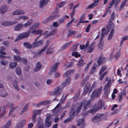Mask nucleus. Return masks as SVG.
<instances>
[{
  "mask_svg": "<svg viewBox=\"0 0 128 128\" xmlns=\"http://www.w3.org/2000/svg\"><path fill=\"white\" fill-rule=\"evenodd\" d=\"M39 24L38 23H36L33 24L29 28V31L31 32L35 30V29L38 27Z\"/></svg>",
  "mask_w": 128,
  "mask_h": 128,
  "instance_id": "obj_19",
  "label": "nucleus"
},
{
  "mask_svg": "<svg viewBox=\"0 0 128 128\" xmlns=\"http://www.w3.org/2000/svg\"><path fill=\"white\" fill-rule=\"evenodd\" d=\"M7 7L5 5H2L0 8V14H4L7 11Z\"/></svg>",
  "mask_w": 128,
  "mask_h": 128,
  "instance_id": "obj_18",
  "label": "nucleus"
},
{
  "mask_svg": "<svg viewBox=\"0 0 128 128\" xmlns=\"http://www.w3.org/2000/svg\"><path fill=\"white\" fill-rule=\"evenodd\" d=\"M47 47H45L43 49H42L40 51L38 52L36 54V55H42L44 52V50L46 49L47 48Z\"/></svg>",
  "mask_w": 128,
  "mask_h": 128,
  "instance_id": "obj_31",
  "label": "nucleus"
},
{
  "mask_svg": "<svg viewBox=\"0 0 128 128\" xmlns=\"http://www.w3.org/2000/svg\"><path fill=\"white\" fill-rule=\"evenodd\" d=\"M59 64V63H56L53 65L51 69L50 72L49 73L50 75L52 74V72H54L56 70Z\"/></svg>",
  "mask_w": 128,
  "mask_h": 128,
  "instance_id": "obj_17",
  "label": "nucleus"
},
{
  "mask_svg": "<svg viewBox=\"0 0 128 128\" xmlns=\"http://www.w3.org/2000/svg\"><path fill=\"white\" fill-rule=\"evenodd\" d=\"M105 62V60L103 56H100L98 61V64L99 66L103 64Z\"/></svg>",
  "mask_w": 128,
  "mask_h": 128,
  "instance_id": "obj_21",
  "label": "nucleus"
},
{
  "mask_svg": "<svg viewBox=\"0 0 128 128\" xmlns=\"http://www.w3.org/2000/svg\"><path fill=\"white\" fill-rule=\"evenodd\" d=\"M0 54L3 55H6V53L4 52H3L6 49V48L3 46L0 47Z\"/></svg>",
  "mask_w": 128,
  "mask_h": 128,
  "instance_id": "obj_36",
  "label": "nucleus"
},
{
  "mask_svg": "<svg viewBox=\"0 0 128 128\" xmlns=\"http://www.w3.org/2000/svg\"><path fill=\"white\" fill-rule=\"evenodd\" d=\"M8 62L3 60H2L0 62L1 64L4 66H6L8 63Z\"/></svg>",
  "mask_w": 128,
  "mask_h": 128,
  "instance_id": "obj_56",
  "label": "nucleus"
},
{
  "mask_svg": "<svg viewBox=\"0 0 128 128\" xmlns=\"http://www.w3.org/2000/svg\"><path fill=\"white\" fill-rule=\"evenodd\" d=\"M57 30L56 29L52 30L48 34V35H53L57 32Z\"/></svg>",
  "mask_w": 128,
  "mask_h": 128,
  "instance_id": "obj_46",
  "label": "nucleus"
},
{
  "mask_svg": "<svg viewBox=\"0 0 128 128\" xmlns=\"http://www.w3.org/2000/svg\"><path fill=\"white\" fill-rule=\"evenodd\" d=\"M16 74L18 75H20L22 74L21 70V69L19 67H17L16 68Z\"/></svg>",
  "mask_w": 128,
  "mask_h": 128,
  "instance_id": "obj_39",
  "label": "nucleus"
},
{
  "mask_svg": "<svg viewBox=\"0 0 128 128\" xmlns=\"http://www.w3.org/2000/svg\"><path fill=\"white\" fill-rule=\"evenodd\" d=\"M36 116H35V115H34V114L32 116V120L33 122L35 123L36 122Z\"/></svg>",
  "mask_w": 128,
  "mask_h": 128,
  "instance_id": "obj_62",
  "label": "nucleus"
},
{
  "mask_svg": "<svg viewBox=\"0 0 128 128\" xmlns=\"http://www.w3.org/2000/svg\"><path fill=\"white\" fill-rule=\"evenodd\" d=\"M42 111V110H34V115H35V116H36L37 114H40Z\"/></svg>",
  "mask_w": 128,
  "mask_h": 128,
  "instance_id": "obj_49",
  "label": "nucleus"
},
{
  "mask_svg": "<svg viewBox=\"0 0 128 128\" xmlns=\"http://www.w3.org/2000/svg\"><path fill=\"white\" fill-rule=\"evenodd\" d=\"M13 86L16 90H19L20 89L18 85L17 82L15 80H14L13 81Z\"/></svg>",
  "mask_w": 128,
  "mask_h": 128,
  "instance_id": "obj_28",
  "label": "nucleus"
},
{
  "mask_svg": "<svg viewBox=\"0 0 128 128\" xmlns=\"http://www.w3.org/2000/svg\"><path fill=\"white\" fill-rule=\"evenodd\" d=\"M18 23V22L16 21H5L2 23V25L4 26H9Z\"/></svg>",
  "mask_w": 128,
  "mask_h": 128,
  "instance_id": "obj_8",
  "label": "nucleus"
},
{
  "mask_svg": "<svg viewBox=\"0 0 128 128\" xmlns=\"http://www.w3.org/2000/svg\"><path fill=\"white\" fill-rule=\"evenodd\" d=\"M72 56H80V55L79 54L78 52H75L72 53Z\"/></svg>",
  "mask_w": 128,
  "mask_h": 128,
  "instance_id": "obj_61",
  "label": "nucleus"
},
{
  "mask_svg": "<svg viewBox=\"0 0 128 128\" xmlns=\"http://www.w3.org/2000/svg\"><path fill=\"white\" fill-rule=\"evenodd\" d=\"M72 41L70 42L69 43L66 44L62 46L60 49V50L61 51L66 49L68 47L70 44L72 42Z\"/></svg>",
  "mask_w": 128,
  "mask_h": 128,
  "instance_id": "obj_27",
  "label": "nucleus"
},
{
  "mask_svg": "<svg viewBox=\"0 0 128 128\" xmlns=\"http://www.w3.org/2000/svg\"><path fill=\"white\" fill-rule=\"evenodd\" d=\"M0 110L2 112L0 114L2 116L6 114V109L4 107H2L0 108Z\"/></svg>",
  "mask_w": 128,
  "mask_h": 128,
  "instance_id": "obj_44",
  "label": "nucleus"
},
{
  "mask_svg": "<svg viewBox=\"0 0 128 128\" xmlns=\"http://www.w3.org/2000/svg\"><path fill=\"white\" fill-rule=\"evenodd\" d=\"M122 92H120L119 94V100L120 101H121L122 99Z\"/></svg>",
  "mask_w": 128,
  "mask_h": 128,
  "instance_id": "obj_63",
  "label": "nucleus"
},
{
  "mask_svg": "<svg viewBox=\"0 0 128 128\" xmlns=\"http://www.w3.org/2000/svg\"><path fill=\"white\" fill-rule=\"evenodd\" d=\"M46 101H42V102H39L38 104H35V105L36 106V107H39L41 105H44V104H45L46 102Z\"/></svg>",
  "mask_w": 128,
  "mask_h": 128,
  "instance_id": "obj_43",
  "label": "nucleus"
},
{
  "mask_svg": "<svg viewBox=\"0 0 128 128\" xmlns=\"http://www.w3.org/2000/svg\"><path fill=\"white\" fill-rule=\"evenodd\" d=\"M107 26L109 29H111V30H114V24L112 21H109L107 24Z\"/></svg>",
  "mask_w": 128,
  "mask_h": 128,
  "instance_id": "obj_22",
  "label": "nucleus"
},
{
  "mask_svg": "<svg viewBox=\"0 0 128 128\" xmlns=\"http://www.w3.org/2000/svg\"><path fill=\"white\" fill-rule=\"evenodd\" d=\"M79 44L77 43L75 44L72 47L71 50H72V51H75L77 49Z\"/></svg>",
  "mask_w": 128,
  "mask_h": 128,
  "instance_id": "obj_38",
  "label": "nucleus"
},
{
  "mask_svg": "<svg viewBox=\"0 0 128 128\" xmlns=\"http://www.w3.org/2000/svg\"><path fill=\"white\" fill-rule=\"evenodd\" d=\"M75 105H73L71 108L70 113L69 114V117L67 118L64 121V123L66 124L70 121L72 119L75 114L76 108L75 107Z\"/></svg>",
  "mask_w": 128,
  "mask_h": 128,
  "instance_id": "obj_5",
  "label": "nucleus"
},
{
  "mask_svg": "<svg viewBox=\"0 0 128 128\" xmlns=\"http://www.w3.org/2000/svg\"><path fill=\"white\" fill-rule=\"evenodd\" d=\"M62 90L61 87H58L54 89L53 92V93L56 96H58L61 94Z\"/></svg>",
  "mask_w": 128,
  "mask_h": 128,
  "instance_id": "obj_9",
  "label": "nucleus"
},
{
  "mask_svg": "<svg viewBox=\"0 0 128 128\" xmlns=\"http://www.w3.org/2000/svg\"><path fill=\"white\" fill-rule=\"evenodd\" d=\"M115 18V14L114 12L112 13L110 18V19L109 21H112L114 20Z\"/></svg>",
  "mask_w": 128,
  "mask_h": 128,
  "instance_id": "obj_47",
  "label": "nucleus"
},
{
  "mask_svg": "<svg viewBox=\"0 0 128 128\" xmlns=\"http://www.w3.org/2000/svg\"><path fill=\"white\" fill-rule=\"evenodd\" d=\"M23 27L22 24H19L16 25L14 28V30L15 31H19L21 30Z\"/></svg>",
  "mask_w": 128,
  "mask_h": 128,
  "instance_id": "obj_15",
  "label": "nucleus"
},
{
  "mask_svg": "<svg viewBox=\"0 0 128 128\" xmlns=\"http://www.w3.org/2000/svg\"><path fill=\"white\" fill-rule=\"evenodd\" d=\"M17 65V64L16 63L13 62L10 63L9 66L11 69H13L16 67Z\"/></svg>",
  "mask_w": 128,
  "mask_h": 128,
  "instance_id": "obj_35",
  "label": "nucleus"
},
{
  "mask_svg": "<svg viewBox=\"0 0 128 128\" xmlns=\"http://www.w3.org/2000/svg\"><path fill=\"white\" fill-rule=\"evenodd\" d=\"M84 119L82 118L81 119L78 120H77V126H79L81 124L82 126L84 124Z\"/></svg>",
  "mask_w": 128,
  "mask_h": 128,
  "instance_id": "obj_29",
  "label": "nucleus"
},
{
  "mask_svg": "<svg viewBox=\"0 0 128 128\" xmlns=\"http://www.w3.org/2000/svg\"><path fill=\"white\" fill-rule=\"evenodd\" d=\"M28 105L26 104L24 106V108L22 109L20 112L21 114H22L24 112L28 109Z\"/></svg>",
  "mask_w": 128,
  "mask_h": 128,
  "instance_id": "obj_51",
  "label": "nucleus"
},
{
  "mask_svg": "<svg viewBox=\"0 0 128 128\" xmlns=\"http://www.w3.org/2000/svg\"><path fill=\"white\" fill-rule=\"evenodd\" d=\"M66 2L65 1H63L59 3L58 4L59 7L61 8L64 6Z\"/></svg>",
  "mask_w": 128,
  "mask_h": 128,
  "instance_id": "obj_60",
  "label": "nucleus"
},
{
  "mask_svg": "<svg viewBox=\"0 0 128 128\" xmlns=\"http://www.w3.org/2000/svg\"><path fill=\"white\" fill-rule=\"evenodd\" d=\"M104 46V43L102 41H100L98 44V49L100 50H102Z\"/></svg>",
  "mask_w": 128,
  "mask_h": 128,
  "instance_id": "obj_40",
  "label": "nucleus"
},
{
  "mask_svg": "<svg viewBox=\"0 0 128 128\" xmlns=\"http://www.w3.org/2000/svg\"><path fill=\"white\" fill-rule=\"evenodd\" d=\"M127 0H124V1L122 2L120 6V10H121L125 6L126 2L127 1Z\"/></svg>",
  "mask_w": 128,
  "mask_h": 128,
  "instance_id": "obj_58",
  "label": "nucleus"
},
{
  "mask_svg": "<svg viewBox=\"0 0 128 128\" xmlns=\"http://www.w3.org/2000/svg\"><path fill=\"white\" fill-rule=\"evenodd\" d=\"M108 73V72L107 71H106L100 74L99 78L100 80H102L104 77Z\"/></svg>",
  "mask_w": 128,
  "mask_h": 128,
  "instance_id": "obj_41",
  "label": "nucleus"
},
{
  "mask_svg": "<svg viewBox=\"0 0 128 128\" xmlns=\"http://www.w3.org/2000/svg\"><path fill=\"white\" fill-rule=\"evenodd\" d=\"M8 95V93L7 92H4L0 95L1 96L3 97H6Z\"/></svg>",
  "mask_w": 128,
  "mask_h": 128,
  "instance_id": "obj_64",
  "label": "nucleus"
},
{
  "mask_svg": "<svg viewBox=\"0 0 128 128\" xmlns=\"http://www.w3.org/2000/svg\"><path fill=\"white\" fill-rule=\"evenodd\" d=\"M32 21H28L24 24L23 25V27H26L32 24Z\"/></svg>",
  "mask_w": 128,
  "mask_h": 128,
  "instance_id": "obj_52",
  "label": "nucleus"
},
{
  "mask_svg": "<svg viewBox=\"0 0 128 128\" xmlns=\"http://www.w3.org/2000/svg\"><path fill=\"white\" fill-rule=\"evenodd\" d=\"M46 117L45 120L46 126L44 128H48L50 126L51 124L52 118L51 116L49 114H46Z\"/></svg>",
  "mask_w": 128,
  "mask_h": 128,
  "instance_id": "obj_6",
  "label": "nucleus"
},
{
  "mask_svg": "<svg viewBox=\"0 0 128 128\" xmlns=\"http://www.w3.org/2000/svg\"><path fill=\"white\" fill-rule=\"evenodd\" d=\"M30 34V32L29 31H28L26 32L21 33L18 35V36L21 39H22L28 37Z\"/></svg>",
  "mask_w": 128,
  "mask_h": 128,
  "instance_id": "obj_11",
  "label": "nucleus"
},
{
  "mask_svg": "<svg viewBox=\"0 0 128 128\" xmlns=\"http://www.w3.org/2000/svg\"><path fill=\"white\" fill-rule=\"evenodd\" d=\"M42 67V65L40 63L38 62L36 64V66L34 68V70L35 72H37Z\"/></svg>",
  "mask_w": 128,
  "mask_h": 128,
  "instance_id": "obj_25",
  "label": "nucleus"
},
{
  "mask_svg": "<svg viewBox=\"0 0 128 128\" xmlns=\"http://www.w3.org/2000/svg\"><path fill=\"white\" fill-rule=\"evenodd\" d=\"M54 18V16H50L46 19L45 20H44L42 22L44 24H46L48 22L52 20V19Z\"/></svg>",
  "mask_w": 128,
  "mask_h": 128,
  "instance_id": "obj_32",
  "label": "nucleus"
},
{
  "mask_svg": "<svg viewBox=\"0 0 128 128\" xmlns=\"http://www.w3.org/2000/svg\"><path fill=\"white\" fill-rule=\"evenodd\" d=\"M96 64H95L93 66L92 68L91 69L90 72V74H92L95 71L96 69Z\"/></svg>",
  "mask_w": 128,
  "mask_h": 128,
  "instance_id": "obj_48",
  "label": "nucleus"
},
{
  "mask_svg": "<svg viewBox=\"0 0 128 128\" xmlns=\"http://www.w3.org/2000/svg\"><path fill=\"white\" fill-rule=\"evenodd\" d=\"M100 0H94V2L89 5L88 7L86 8V9L92 8L96 7L98 4V2Z\"/></svg>",
  "mask_w": 128,
  "mask_h": 128,
  "instance_id": "obj_14",
  "label": "nucleus"
},
{
  "mask_svg": "<svg viewBox=\"0 0 128 128\" xmlns=\"http://www.w3.org/2000/svg\"><path fill=\"white\" fill-rule=\"evenodd\" d=\"M102 89V87L101 86L98 88L94 90L91 95V99L93 100L98 97L101 94Z\"/></svg>",
  "mask_w": 128,
  "mask_h": 128,
  "instance_id": "obj_3",
  "label": "nucleus"
},
{
  "mask_svg": "<svg viewBox=\"0 0 128 128\" xmlns=\"http://www.w3.org/2000/svg\"><path fill=\"white\" fill-rule=\"evenodd\" d=\"M87 85L84 87V92L83 94H85L87 93L89 90L90 88V86L89 84H87Z\"/></svg>",
  "mask_w": 128,
  "mask_h": 128,
  "instance_id": "obj_23",
  "label": "nucleus"
},
{
  "mask_svg": "<svg viewBox=\"0 0 128 128\" xmlns=\"http://www.w3.org/2000/svg\"><path fill=\"white\" fill-rule=\"evenodd\" d=\"M70 82V78L69 77H68L67 78L64 82L62 84V87H65L66 86L69 84Z\"/></svg>",
  "mask_w": 128,
  "mask_h": 128,
  "instance_id": "obj_24",
  "label": "nucleus"
},
{
  "mask_svg": "<svg viewBox=\"0 0 128 128\" xmlns=\"http://www.w3.org/2000/svg\"><path fill=\"white\" fill-rule=\"evenodd\" d=\"M14 58L15 61L18 62L21 61L24 63L26 64L27 62V60L25 58H21L20 56H14Z\"/></svg>",
  "mask_w": 128,
  "mask_h": 128,
  "instance_id": "obj_13",
  "label": "nucleus"
},
{
  "mask_svg": "<svg viewBox=\"0 0 128 128\" xmlns=\"http://www.w3.org/2000/svg\"><path fill=\"white\" fill-rule=\"evenodd\" d=\"M85 63H83V61L82 59H81L77 64V66L78 67H80L81 66H83Z\"/></svg>",
  "mask_w": 128,
  "mask_h": 128,
  "instance_id": "obj_42",
  "label": "nucleus"
},
{
  "mask_svg": "<svg viewBox=\"0 0 128 128\" xmlns=\"http://www.w3.org/2000/svg\"><path fill=\"white\" fill-rule=\"evenodd\" d=\"M91 103V101L90 100H89L84 102H83L79 103L76 108V107L75 104H73L71 108L73 105H75V107L76 108L75 114L76 113V114H77L80 112L82 107H83L82 109L83 111H84L87 110L90 107Z\"/></svg>",
  "mask_w": 128,
  "mask_h": 128,
  "instance_id": "obj_1",
  "label": "nucleus"
},
{
  "mask_svg": "<svg viewBox=\"0 0 128 128\" xmlns=\"http://www.w3.org/2000/svg\"><path fill=\"white\" fill-rule=\"evenodd\" d=\"M107 68V66L105 65L102 66L100 69V70L99 72V75L101 74L104 71H105Z\"/></svg>",
  "mask_w": 128,
  "mask_h": 128,
  "instance_id": "obj_34",
  "label": "nucleus"
},
{
  "mask_svg": "<svg viewBox=\"0 0 128 128\" xmlns=\"http://www.w3.org/2000/svg\"><path fill=\"white\" fill-rule=\"evenodd\" d=\"M106 116L104 114H99L93 116L92 119V122L94 123H97L105 119Z\"/></svg>",
  "mask_w": 128,
  "mask_h": 128,
  "instance_id": "obj_2",
  "label": "nucleus"
},
{
  "mask_svg": "<svg viewBox=\"0 0 128 128\" xmlns=\"http://www.w3.org/2000/svg\"><path fill=\"white\" fill-rule=\"evenodd\" d=\"M111 80H108L107 83L105 86L104 89V94H106L107 97H108L109 93L110 92V90L109 89V86L111 85Z\"/></svg>",
  "mask_w": 128,
  "mask_h": 128,
  "instance_id": "obj_7",
  "label": "nucleus"
},
{
  "mask_svg": "<svg viewBox=\"0 0 128 128\" xmlns=\"http://www.w3.org/2000/svg\"><path fill=\"white\" fill-rule=\"evenodd\" d=\"M118 56H110L109 60L110 61H116L117 59Z\"/></svg>",
  "mask_w": 128,
  "mask_h": 128,
  "instance_id": "obj_55",
  "label": "nucleus"
},
{
  "mask_svg": "<svg viewBox=\"0 0 128 128\" xmlns=\"http://www.w3.org/2000/svg\"><path fill=\"white\" fill-rule=\"evenodd\" d=\"M94 111L92 108L90 110L86 111V112H85L84 113H82L81 114L83 116H87L88 114L89 113L94 114Z\"/></svg>",
  "mask_w": 128,
  "mask_h": 128,
  "instance_id": "obj_30",
  "label": "nucleus"
},
{
  "mask_svg": "<svg viewBox=\"0 0 128 128\" xmlns=\"http://www.w3.org/2000/svg\"><path fill=\"white\" fill-rule=\"evenodd\" d=\"M109 32V30H106L105 28H103L102 30V34L104 35L107 34Z\"/></svg>",
  "mask_w": 128,
  "mask_h": 128,
  "instance_id": "obj_45",
  "label": "nucleus"
},
{
  "mask_svg": "<svg viewBox=\"0 0 128 128\" xmlns=\"http://www.w3.org/2000/svg\"><path fill=\"white\" fill-rule=\"evenodd\" d=\"M122 40L121 41L120 46H121L122 44V42L124 40H127L128 39V36H126L122 37L121 38Z\"/></svg>",
  "mask_w": 128,
  "mask_h": 128,
  "instance_id": "obj_54",
  "label": "nucleus"
},
{
  "mask_svg": "<svg viewBox=\"0 0 128 128\" xmlns=\"http://www.w3.org/2000/svg\"><path fill=\"white\" fill-rule=\"evenodd\" d=\"M116 0H112L110 2L108 5V8L110 9L113 6V4L116 1Z\"/></svg>",
  "mask_w": 128,
  "mask_h": 128,
  "instance_id": "obj_50",
  "label": "nucleus"
},
{
  "mask_svg": "<svg viewBox=\"0 0 128 128\" xmlns=\"http://www.w3.org/2000/svg\"><path fill=\"white\" fill-rule=\"evenodd\" d=\"M33 34H40V36L42 35V31L41 30H34L32 32H31Z\"/></svg>",
  "mask_w": 128,
  "mask_h": 128,
  "instance_id": "obj_37",
  "label": "nucleus"
},
{
  "mask_svg": "<svg viewBox=\"0 0 128 128\" xmlns=\"http://www.w3.org/2000/svg\"><path fill=\"white\" fill-rule=\"evenodd\" d=\"M43 41L41 40L37 41L36 39L34 42L33 43V48H36L42 45L43 44Z\"/></svg>",
  "mask_w": 128,
  "mask_h": 128,
  "instance_id": "obj_10",
  "label": "nucleus"
},
{
  "mask_svg": "<svg viewBox=\"0 0 128 128\" xmlns=\"http://www.w3.org/2000/svg\"><path fill=\"white\" fill-rule=\"evenodd\" d=\"M49 0H41L40 4V6L41 8H42L48 2Z\"/></svg>",
  "mask_w": 128,
  "mask_h": 128,
  "instance_id": "obj_20",
  "label": "nucleus"
},
{
  "mask_svg": "<svg viewBox=\"0 0 128 128\" xmlns=\"http://www.w3.org/2000/svg\"><path fill=\"white\" fill-rule=\"evenodd\" d=\"M24 46L26 48L29 49H30L32 48H33V43L32 44H31L30 42H26L24 43Z\"/></svg>",
  "mask_w": 128,
  "mask_h": 128,
  "instance_id": "obj_26",
  "label": "nucleus"
},
{
  "mask_svg": "<svg viewBox=\"0 0 128 128\" xmlns=\"http://www.w3.org/2000/svg\"><path fill=\"white\" fill-rule=\"evenodd\" d=\"M73 72V70H68L66 72H65L64 74L63 75V77L64 78H66L71 73H72Z\"/></svg>",
  "mask_w": 128,
  "mask_h": 128,
  "instance_id": "obj_33",
  "label": "nucleus"
},
{
  "mask_svg": "<svg viewBox=\"0 0 128 128\" xmlns=\"http://www.w3.org/2000/svg\"><path fill=\"white\" fill-rule=\"evenodd\" d=\"M114 32V30H111V32L108 38V40H110L111 39L113 36Z\"/></svg>",
  "mask_w": 128,
  "mask_h": 128,
  "instance_id": "obj_53",
  "label": "nucleus"
},
{
  "mask_svg": "<svg viewBox=\"0 0 128 128\" xmlns=\"http://www.w3.org/2000/svg\"><path fill=\"white\" fill-rule=\"evenodd\" d=\"M95 42H94L91 43V44L89 45L86 50L87 53H91L93 51L94 49V45Z\"/></svg>",
  "mask_w": 128,
  "mask_h": 128,
  "instance_id": "obj_12",
  "label": "nucleus"
},
{
  "mask_svg": "<svg viewBox=\"0 0 128 128\" xmlns=\"http://www.w3.org/2000/svg\"><path fill=\"white\" fill-rule=\"evenodd\" d=\"M104 104L101 100H99L98 102L94 104L92 108L94 112H95L98 110L102 108L104 106Z\"/></svg>",
  "mask_w": 128,
  "mask_h": 128,
  "instance_id": "obj_4",
  "label": "nucleus"
},
{
  "mask_svg": "<svg viewBox=\"0 0 128 128\" xmlns=\"http://www.w3.org/2000/svg\"><path fill=\"white\" fill-rule=\"evenodd\" d=\"M75 31L70 30L68 31V36H70L74 35L75 34Z\"/></svg>",
  "mask_w": 128,
  "mask_h": 128,
  "instance_id": "obj_57",
  "label": "nucleus"
},
{
  "mask_svg": "<svg viewBox=\"0 0 128 128\" xmlns=\"http://www.w3.org/2000/svg\"><path fill=\"white\" fill-rule=\"evenodd\" d=\"M73 62H71L68 64V65H66V64H64V66L65 68H67L70 67L71 66H73Z\"/></svg>",
  "mask_w": 128,
  "mask_h": 128,
  "instance_id": "obj_59",
  "label": "nucleus"
},
{
  "mask_svg": "<svg viewBox=\"0 0 128 128\" xmlns=\"http://www.w3.org/2000/svg\"><path fill=\"white\" fill-rule=\"evenodd\" d=\"M24 12L22 10H15L12 13L14 15H19L24 14Z\"/></svg>",
  "mask_w": 128,
  "mask_h": 128,
  "instance_id": "obj_16",
  "label": "nucleus"
}]
</instances>
